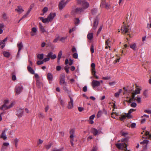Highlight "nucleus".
<instances>
[{
  "label": "nucleus",
  "instance_id": "52",
  "mask_svg": "<svg viewBox=\"0 0 151 151\" xmlns=\"http://www.w3.org/2000/svg\"><path fill=\"white\" fill-rule=\"evenodd\" d=\"M67 37H62L60 39V41L62 42H64L65 40L67 38Z\"/></svg>",
  "mask_w": 151,
  "mask_h": 151
},
{
  "label": "nucleus",
  "instance_id": "29",
  "mask_svg": "<svg viewBox=\"0 0 151 151\" xmlns=\"http://www.w3.org/2000/svg\"><path fill=\"white\" fill-rule=\"evenodd\" d=\"M40 20H42V22L44 23H48L50 21H49L48 18H44L43 17H40Z\"/></svg>",
  "mask_w": 151,
  "mask_h": 151
},
{
  "label": "nucleus",
  "instance_id": "61",
  "mask_svg": "<svg viewBox=\"0 0 151 151\" xmlns=\"http://www.w3.org/2000/svg\"><path fill=\"white\" fill-rule=\"evenodd\" d=\"M63 86V90L65 92H68V90L67 87H66V86Z\"/></svg>",
  "mask_w": 151,
  "mask_h": 151
},
{
  "label": "nucleus",
  "instance_id": "8",
  "mask_svg": "<svg viewBox=\"0 0 151 151\" xmlns=\"http://www.w3.org/2000/svg\"><path fill=\"white\" fill-rule=\"evenodd\" d=\"M56 15V14L55 13H51L47 17L49 21L50 22L52 21L55 16Z\"/></svg>",
  "mask_w": 151,
  "mask_h": 151
},
{
  "label": "nucleus",
  "instance_id": "34",
  "mask_svg": "<svg viewBox=\"0 0 151 151\" xmlns=\"http://www.w3.org/2000/svg\"><path fill=\"white\" fill-rule=\"evenodd\" d=\"M39 25L40 31L42 32H46V30L44 28L43 26L42 25V24L40 23H39Z\"/></svg>",
  "mask_w": 151,
  "mask_h": 151
},
{
  "label": "nucleus",
  "instance_id": "53",
  "mask_svg": "<svg viewBox=\"0 0 151 151\" xmlns=\"http://www.w3.org/2000/svg\"><path fill=\"white\" fill-rule=\"evenodd\" d=\"M130 106L132 107H135L137 106V104L133 102L131 104Z\"/></svg>",
  "mask_w": 151,
  "mask_h": 151
},
{
  "label": "nucleus",
  "instance_id": "38",
  "mask_svg": "<svg viewBox=\"0 0 151 151\" xmlns=\"http://www.w3.org/2000/svg\"><path fill=\"white\" fill-rule=\"evenodd\" d=\"M3 55L5 57L7 58L9 57L10 55L9 53L6 51L4 52H3Z\"/></svg>",
  "mask_w": 151,
  "mask_h": 151
},
{
  "label": "nucleus",
  "instance_id": "47",
  "mask_svg": "<svg viewBox=\"0 0 151 151\" xmlns=\"http://www.w3.org/2000/svg\"><path fill=\"white\" fill-rule=\"evenodd\" d=\"M52 145V143H49L48 145H46L45 146V147L46 149L48 150L51 147Z\"/></svg>",
  "mask_w": 151,
  "mask_h": 151
},
{
  "label": "nucleus",
  "instance_id": "20",
  "mask_svg": "<svg viewBox=\"0 0 151 151\" xmlns=\"http://www.w3.org/2000/svg\"><path fill=\"white\" fill-rule=\"evenodd\" d=\"M66 4L65 2H59L58 5L59 10H62L65 6Z\"/></svg>",
  "mask_w": 151,
  "mask_h": 151
},
{
  "label": "nucleus",
  "instance_id": "4",
  "mask_svg": "<svg viewBox=\"0 0 151 151\" xmlns=\"http://www.w3.org/2000/svg\"><path fill=\"white\" fill-rule=\"evenodd\" d=\"M24 111V109L21 108H19L17 109L16 115L18 117L20 118L22 116Z\"/></svg>",
  "mask_w": 151,
  "mask_h": 151
},
{
  "label": "nucleus",
  "instance_id": "10",
  "mask_svg": "<svg viewBox=\"0 0 151 151\" xmlns=\"http://www.w3.org/2000/svg\"><path fill=\"white\" fill-rule=\"evenodd\" d=\"M69 97L70 101L68 103V108L69 109H71L73 107V99L70 96Z\"/></svg>",
  "mask_w": 151,
  "mask_h": 151
},
{
  "label": "nucleus",
  "instance_id": "54",
  "mask_svg": "<svg viewBox=\"0 0 151 151\" xmlns=\"http://www.w3.org/2000/svg\"><path fill=\"white\" fill-rule=\"evenodd\" d=\"M50 58H45L44 59H43L42 60L43 63L46 62L47 61H48L50 60Z\"/></svg>",
  "mask_w": 151,
  "mask_h": 151
},
{
  "label": "nucleus",
  "instance_id": "63",
  "mask_svg": "<svg viewBox=\"0 0 151 151\" xmlns=\"http://www.w3.org/2000/svg\"><path fill=\"white\" fill-rule=\"evenodd\" d=\"M144 112L147 113L149 114H150L151 115V110H145L144 111Z\"/></svg>",
  "mask_w": 151,
  "mask_h": 151
},
{
  "label": "nucleus",
  "instance_id": "23",
  "mask_svg": "<svg viewBox=\"0 0 151 151\" xmlns=\"http://www.w3.org/2000/svg\"><path fill=\"white\" fill-rule=\"evenodd\" d=\"M62 55V52L61 50L59 51L58 53V56L57 63L58 65L60 64V61Z\"/></svg>",
  "mask_w": 151,
  "mask_h": 151
},
{
  "label": "nucleus",
  "instance_id": "44",
  "mask_svg": "<svg viewBox=\"0 0 151 151\" xmlns=\"http://www.w3.org/2000/svg\"><path fill=\"white\" fill-rule=\"evenodd\" d=\"M2 18L6 20L7 19V17L6 14L4 13L2 15Z\"/></svg>",
  "mask_w": 151,
  "mask_h": 151
},
{
  "label": "nucleus",
  "instance_id": "32",
  "mask_svg": "<svg viewBox=\"0 0 151 151\" xmlns=\"http://www.w3.org/2000/svg\"><path fill=\"white\" fill-rule=\"evenodd\" d=\"M36 84L38 88H40L43 86V84L41 83L38 80H36Z\"/></svg>",
  "mask_w": 151,
  "mask_h": 151
},
{
  "label": "nucleus",
  "instance_id": "30",
  "mask_svg": "<svg viewBox=\"0 0 151 151\" xmlns=\"http://www.w3.org/2000/svg\"><path fill=\"white\" fill-rule=\"evenodd\" d=\"M98 12V9L96 8H93L91 10V13L92 15H95Z\"/></svg>",
  "mask_w": 151,
  "mask_h": 151
},
{
  "label": "nucleus",
  "instance_id": "36",
  "mask_svg": "<svg viewBox=\"0 0 151 151\" xmlns=\"http://www.w3.org/2000/svg\"><path fill=\"white\" fill-rule=\"evenodd\" d=\"M37 58L40 60H42L44 58V54L43 53L42 54H38L37 56Z\"/></svg>",
  "mask_w": 151,
  "mask_h": 151
},
{
  "label": "nucleus",
  "instance_id": "2",
  "mask_svg": "<svg viewBox=\"0 0 151 151\" xmlns=\"http://www.w3.org/2000/svg\"><path fill=\"white\" fill-rule=\"evenodd\" d=\"M65 75L64 74L60 75V84L62 86H66L67 83L65 81Z\"/></svg>",
  "mask_w": 151,
  "mask_h": 151
},
{
  "label": "nucleus",
  "instance_id": "9",
  "mask_svg": "<svg viewBox=\"0 0 151 151\" xmlns=\"http://www.w3.org/2000/svg\"><path fill=\"white\" fill-rule=\"evenodd\" d=\"M116 146L119 149L123 150L125 148V145L123 143H118L116 144Z\"/></svg>",
  "mask_w": 151,
  "mask_h": 151
},
{
  "label": "nucleus",
  "instance_id": "46",
  "mask_svg": "<svg viewBox=\"0 0 151 151\" xmlns=\"http://www.w3.org/2000/svg\"><path fill=\"white\" fill-rule=\"evenodd\" d=\"M19 142V139L17 138H15L14 140V142L16 147L17 146V144Z\"/></svg>",
  "mask_w": 151,
  "mask_h": 151
},
{
  "label": "nucleus",
  "instance_id": "21",
  "mask_svg": "<svg viewBox=\"0 0 151 151\" xmlns=\"http://www.w3.org/2000/svg\"><path fill=\"white\" fill-rule=\"evenodd\" d=\"M91 70L92 72V73L93 75L94 76L95 78L98 79L99 78V77L97 76H96L95 74L96 73L95 68V67H91Z\"/></svg>",
  "mask_w": 151,
  "mask_h": 151
},
{
  "label": "nucleus",
  "instance_id": "42",
  "mask_svg": "<svg viewBox=\"0 0 151 151\" xmlns=\"http://www.w3.org/2000/svg\"><path fill=\"white\" fill-rule=\"evenodd\" d=\"M75 24H78L80 22V20L78 18H76L74 20Z\"/></svg>",
  "mask_w": 151,
  "mask_h": 151
},
{
  "label": "nucleus",
  "instance_id": "64",
  "mask_svg": "<svg viewBox=\"0 0 151 151\" xmlns=\"http://www.w3.org/2000/svg\"><path fill=\"white\" fill-rule=\"evenodd\" d=\"M52 151H61V150L60 149H58L55 148L52 149Z\"/></svg>",
  "mask_w": 151,
  "mask_h": 151
},
{
  "label": "nucleus",
  "instance_id": "11",
  "mask_svg": "<svg viewBox=\"0 0 151 151\" xmlns=\"http://www.w3.org/2000/svg\"><path fill=\"white\" fill-rule=\"evenodd\" d=\"M7 130L6 129H5L4 130H3L2 133L1 134L0 136V138L3 139L5 140L7 139V137L6 136L5 133Z\"/></svg>",
  "mask_w": 151,
  "mask_h": 151
},
{
  "label": "nucleus",
  "instance_id": "5",
  "mask_svg": "<svg viewBox=\"0 0 151 151\" xmlns=\"http://www.w3.org/2000/svg\"><path fill=\"white\" fill-rule=\"evenodd\" d=\"M99 20L98 17H96L94 21L93 26L91 30H95L96 29L99 24Z\"/></svg>",
  "mask_w": 151,
  "mask_h": 151
},
{
  "label": "nucleus",
  "instance_id": "50",
  "mask_svg": "<svg viewBox=\"0 0 151 151\" xmlns=\"http://www.w3.org/2000/svg\"><path fill=\"white\" fill-rule=\"evenodd\" d=\"M48 10V8L46 7H44L42 9V12L43 13H45Z\"/></svg>",
  "mask_w": 151,
  "mask_h": 151
},
{
  "label": "nucleus",
  "instance_id": "13",
  "mask_svg": "<svg viewBox=\"0 0 151 151\" xmlns=\"http://www.w3.org/2000/svg\"><path fill=\"white\" fill-rule=\"evenodd\" d=\"M15 10L19 14L22 13L24 11L22 6H18L17 8Z\"/></svg>",
  "mask_w": 151,
  "mask_h": 151
},
{
  "label": "nucleus",
  "instance_id": "26",
  "mask_svg": "<svg viewBox=\"0 0 151 151\" xmlns=\"http://www.w3.org/2000/svg\"><path fill=\"white\" fill-rule=\"evenodd\" d=\"M9 145V144L8 142H4L1 149V151H4L6 149V148L5 147V146H8Z\"/></svg>",
  "mask_w": 151,
  "mask_h": 151
},
{
  "label": "nucleus",
  "instance_id": "49",
  "mask_svg": "<svg viewBox=\"0 0 151 151\" xmlns=\"http://www.w3.org/2000/svg\"><path fill=\"white\" fill-rule=\"evenodd\" d=\"M125 115L126 117H127L129 119H130L132 117L131 115L130 114H129V112H128V113L126 114Z\"/></svg>",
  "mask_w": 151,
  "mask_h": 151
},
{
  "label": "nucleus",
  "instance_id": "6",
  "mask_svg": "<svg viewBox=\"0 0 151 151\" xmlns=\"http://www.w3.org/2000/svg\"><path fill=\"white\" fill-rule=\"evenodd\" d=\"M23 87L21 85H19L16 86L15 88L16 93L19 94L22 91Z\"/></svg>",
  "mask_w": 151,
  "mask_h": 151
},
{
  "label": "nucleus",
  "instance_id": "25",
  "mask_svg": "<svg viewBox=\"0 0 151 151\" xmlns=\"http://www.w3.org/2000/svg\"><path fill=\"white\" fill-rule=\"evenodd\" d=\"M6 104H4L1 107H0V109L2 110H5L6 109H9L11 108V106H7Z\"/></svg>",
  "mask_w": 151,
  "mask_h": 151
},
{
  "label": "nucleus",
  "instance_id": "62",
  "mask_svg": "<svg viewBox=\"0 0 151 151\" xmlns=\"http://www.w3.org/2000/svg\"><path fill=\"white\" fill-rule=\"evenodd\" d=\"M136 110L135 109H130L129 111V114H131L132 112L135 111Z\"/></svg>",
  "mask_w": 151,
  "mask_h": 151
},
{
  "label": "nucleus",
  "instance_id": "39",
  "mask_svg": "<svg viewBox=\"0 0 151 151\" xmlns=\"http://www.w3.org/2000/svg\"><path fill=\"white\" fill-rule=\"evenodd\" d=\"M84 1V0H77V3L78 4L81 6Z\"/></svg>",
  "mask_w": 151,
  "mask_h": 151
},
{
  "label": "nucleus",
  "instance_id": "28",
  "mask_svg": "<svg viewBox=\"0 0 151 151\" xmlns=\"http://www.w3.org/2000/svg\"><path fill=\"white\" fill-rule=\"evenodd\" d=\"M91 132L94 136H96L99 133L97 130L94 128L91 129Z\"/></svg>",
  "mask_w": 151,
  "mask_h": 151
},
{
  "label": "nucleus",
  "instance_id": "58",
  "mask_svg": "<svg viewBox=\"0 0 151 151\" xmlns=\"http://www.w3.org/2000/svg\"><path fill=\"white\" fill-rule=\"evenodd\" d=\"M73 57L74 58H75V59L77 58L78 57V54L76 53H74L73 55Z\"/></svg>",
  "mask_w": 151,
  "mask_h": 151
},
{
  "label": "nucleus",
  "instance_id": "43",
  "mask_svg": "<svg viewBox=\"0 0 151 151\" xmlns=\"http://www.w3.org/2000/svg\"><path fill=\"white\" fill-rule=\"evenodd\" d=\"M145 134L146 136L148 135V138L149 139H151V134H150L149 132L147 131L145 132Z\"/></svg>",
  "mask_w": 151,
  "mask_h": 151
},
{
  "label": "nucleus",
  "instance_id": "1",
  "mask_svg": "<svg viewBox=\"0 0 151 151\" xmlns=\"http://www.w3.org/2000/svg\"><path fill=\"white\" fill-rule=\"evenodd\" d=\"M85 10L82 7H78L77 8L72 7V10L70 12V14L72 15H74L76 14L81 13L84 12Z\"/></svg>",
  "mask_w": 151,
  "mask_h": 151
},
{
  "label": "nucleus",
  "instance_id": "60",
  "mask_svg": "<svg viewBox=\"0 0 151 151\" xmlns=\"http://www.w3.org/2000/svg\"><path fill=\"white\" fill-rule=\"evenodd\" d=\"M102 29V27L100 26V27L99 28V29L98 31L97 32V35H99V33H100V32L101 31Z\"/></svg>",
  "mask_w": 151,
  "mask_h": 151
},
{
  "label": "nucleus",
  "instance_id": "55",
  "mask_svg": "<svg viewBox=\"0 0 151 151\" xmlns=\"http://www.w3.org/2000/svg\"><path fill=\"white\" fill-rule=\"evenodd\" d=\"M73 63V60L71 59H70L69 61V65H72Z\"/></svg>",
  "mask_w": 151,
  "mask_h": 151
},
{
  "label": "nucleus",
  "instance_id": "56",
  "mask_svg": "<svg viewBox=\"0 0 151 151\" xmlns=\"http://www.w3.org/2000/svg\"><path fill=\"white\" fill-rule=\"evenodd\" d=\"M102 114V112L101 111H99L98 112L97 116L98 117H99Z\"/></svg>",
  "mask_w": 151,
  "mask_h": 151
},
{
  "label": "nucleus",
  "instance_id": "35",
  "mask_svg": "<svg viewBox=\"0 0 151 151\" xmlns=\"http://www.w3.org/2000/svg\"><path fill=\"white\" fill-rule=\"evenodd\" d=\"M93 37V33H89L87 35V37L88 39L89 40H91L92 39Z\"/></svg>",
  "mask_w": 151,
  "mask_h": 151
},
{
  "label": "nucleus",
  "instance_id": "41",
  "mask_svg": "<svg viewBox=\"0 0 151 151\" xmlns=\"http://www.w3.org/2000/svg\"><path fill=\"white\" fill-rule=\"evenodd\" d=\"M98 147L97 146H93L92 149L91 151H97Z\"/></svg>",
  "mask_w": 151,
  "mask_h": 151
},
{
  "label": "nucleus",
  "instance_id": "37",
  "mask_svg": "<svg viewBox=\"0 0 151 151\" xmlns=\"http://www.w3.org/2000/svg\"><path fill=\"white\" fill-rule=\"evenodd\" d=\"M27 68L28 71L31 73L32 74H34L35 71L31 67H27Z\"/></svg>",
  "mask_w": 151,
  "mask_h": 151
},
{
  "label": "nucleus",
  "instance_id": "59",
  "mask_svg": "<svg viewBox=\"0 0 151 151\" xmlns=\"http://www.w3.org/2000/svg\"><path fill=\"white\" fill-rule=\"evenodd\" d=\"M126 117V116L125 115H122L121 116V117L120 118V119L122 121L124 119H125Z\"/></svg>",
  "mask_w": 151,
  "mask_h": 151
},
{
  "label": "nucleus",
  "instance_id": "40",
  "mask_svg": "<svg viewBox=\"0 0 151 151\" xmlns=\"http://www.w3.org/2000/svg\"><path fill=\"white\" fill-rule=\"evenodd\" d=\"M140 89L138 88H137L135 90L134 92V94H137L140 93Z\"/></svg>",
  "mask_w": 151,
  "mask_h": 151
},
{
  "label": "nucleus",
  "instance_id": "19",
  "mask_svg": "<svg viewBox=\"0 0 151 151\" xmlns=\"http://www.w3.org/2000/svg\"><path fill=\"white\" fill-rule=\"evenodd\" d=\"M149 141L145 139L143 141L140 142V144L143 145V146L145 148H146L147 146V145L148 144Z\"/></svg>",
  "mask_w": 151,
  "mask_h": 151
},
{
  "label": "nucleus",
  "instance_id": "18",
  "mask_svg": "<svg viewBox=\"0 0 151 151\" xmlns=\"http://www.w3.org/2000/svg\"><path fill=\"white\" fill-rule=\"evenodd\" d=\"M129 140V138L128 137H126L125 138L122 139L120 140L119 141V142H122L127 147V143L128 142Z\"/></svg>",
  "mask_w": 151,
  "mask_h": 151
},
{
  "label": "nucleus",
  "instance_id": "14",
  "mask_svg": "<svg viewBox=\"0 0 151 151\" xmlns=\"http://www.w3.org/2000/svg\"><path fill=\"white\" fill-rule=\"evenodd\" d=\"M17 46L18 47L19 50L18 51L17 54V57H19V53L21 49L23 47V45L22 42H20L19 44H17Z\"/></svg>",
  "mask_w": 151,
  "mask_h": 151
},
{
  "label": "nucleus",
  "instance_id": "12",
  "mask_svg": "<svg viewBox=\"0 0 151 151\" xmlns=\"http://www.w3.org/2000/svg\"><path fill=\"white\" fill-rule=\"evenodd\" d=\"M100 84V81H97L93 80L92 81V85L93 88L99 86Z\"/></svg>",
  "mask_w": 151,
  "mask_h": 151
},
{
  "label": "nucleus",
  "instance_id": "45",
  "mask_svg": "<svg viewBox=\"0 0 151 151\" xmlns=\"http://www.w3.org/2000/svg\"><path fill=\"white\" fill-rule=\"evenodd\" d=\"M110 42L111 41L109 39H108L105 42L106 45H108L109 47V48H110L111 47L110 46V45H109V42Z\"/></svg>",
  "mask_w": 151,
  "mask_h": 151
},
{
  "label": "nucleus",
  "instance_id": "22",
  "mask_svg": "<svg viewBox=\"0 0 151 151\" xmlns=\"http://www.w3.org/2000/svg\"><path fill=\"white\" fill-rule=\"evenodd\" d=\"M4 104H6V106H11V108L12 107V106L14 105V103L13 102H12L9 104V101L7 100H4Z\"/></svg>",
  "mask_w": 151,
  "mask_h": 151
},
{
  "label": "nucleus",
  "instance_id": "7",
  "mask_svg": "<svg viewBox=\"0 0 151 151\" xmlns=\"http://www.w3.org/2000/svg\"><path fill=\"white\" fill-rule=\"evenodd\" d=\"M47 57L49 58L50 59V58L51 59L53 60L55 59L57 56L55 54H53L52 52H50L48 53Z\"/></svg>",
  "mask_w": 151,
  "mask_h": 151
},
{
  "label": "nucleus",
  "instance_id": "51",
  "mask_svg": "<svg viewBox=\"0 0 151 151\" xmlns=\"http://www.w3.org/2000/svg\"><path fill=\"white\" fill-rule=\"evenodd\" d=\"M76 29V27H73L72 29H70L69 30V33H71L75 31Z\"/></svg>",
  "mask_w": 151,
  "mask_h": 151
},
{
  "label": "nucleus",
  "instance_id": "27",
  "mask_svg": "<svg viewBox=\"0 0 151 151\" xmlns=\"http://www.w3.org/2000/svg\"><path fill=\"white\" fill-rule=\"evenodd\" d=\"M135 95L134 93H132V98H130L129 100L127 101L129 103H131V101H134L136 99L135 98Z\"/></svg>",
  "mask_w": 151,
  "mask_h": 151
},
{
  "label": "nucleus",
  "instance_id": "15",
  "mask_svg": "<svg viewBox=\"0 0 151 151\" xmlns=\"http://www.w3.org/2000/svg\"><path fill=\"white\" fill-rule=\"evenodd\" d=\"M89 4L85 0L83 2V4H82V7L85 10L87 9L89 6Z\"/></svg>",
  "mask_w": 151,
  "mask_h": 151
},
{
  "label": "nucleus",
  "instance_id": "33",
  "mask_svg": "<svg viewBox=\"0 0 151 151\" xmlns=\"http://www.w3.org/2000/svg\"><path fill=\"white\" fill-rule=\"evenodd\" d=\"M129 47L130 48L133 49L134 50H136L137 48L136 44L135 43L130 45Z\"/></svg>",
  "mask_w": 151,
  "mask_h": 151
},
{
  "label": "nucleus",
  "instance_id": "48",
  "mask_svg": "<svg viewBox=\"0 0 151 151\" xmlns=\"http://www.w3.org/2000/svg\"><path fill=\"white\" fill-rule=\"evenodd\" d=\"M44 63L43 60H38L37 62V64L38 65H40L43 64Z\"/></svg>",
  "mask_w": 151,
  "mask_h": 151
},
{
  "label": "nucleus",
  "instance_id": "24",
  "mask_svg": "<svg viewBox=\"0 0 151 151\" xmlns=\"http://www.w3.org/2000/svg\"><path fill=\"white\" fill-rule=\"evenodd\" d=\"M47 78L50 83H51L53 79V76L52 74L50 73H48L47 75Z\"/></svg>",
  "mask_w": 151,
  "mask_h": 151
},
{
  "label": "nucleus",
  "instance_id": "16",
  "mask_svg": "<svg viewBox=\"0 0 151 151\" xmlns=\"http://www.w3.org/2000/svg\"><path fill=\"white\" fill-rule=\"evenodd\" d=\"M7 40V37H6L2 41H0V45H1V48H3L5 46V42H6Z\"/></svg>",
  "mask_w": 151,
  "mask_h": 151
},
{
  "label": "nucleus",
  "instance_id": "31",
  "mask_svg": "<svg viewBox=\"0 0 151 151\" xmlns=\"http://www.w3.org/2000/svg\"><path fill=\"white\" fill-rule=\"evenodd\" d=\"M106 4L105 0H101L100 6L101 8L105 7Z\"/></svg>",
  "mask_w": 151,
  "mask_h": 151
},
{
  "label": "nucleus",
  "instance_id": "3",
  "mask_svg": "<svg viewBox=\"0 0 151 151\" xmlns=\"http://www.w3.org/2000/svg\"><path fill=\"white\" fill-rule=\"evenodd\" d=\"M121 30L122 33H127L129 32V26H127L125 25H124L122 27Z\"/></svg>",
  "mask_w": 151,
  "mask_h": 151
},
{
  "label": "nucleus",
  "instance_id": "17",
  "mask_svg": "<svg viewBox=\"0 0 151 151\" xmlns=\"http://www.w3.org/2000/svg\"><path fill=\"white\" fill-rule=\"evenodd\" d=\"M74 132V131L73 129H71L70 132V142H73L74 141V135L73 134Z\"/></svg>",
  "mask_w": 151,
  "mask_h": 151
},
{
  "label": "nucleus",
  "instance_id": "57",
  "mask_svg": "<svg viewBox=\"0 0 151 151\" xmlns=\"http://www.w3.org/2000/svg\"><path fill=\"white\" fill-rule=\"evenodd\" d=\"M90 50L92 53H93L94 52V47L93 45H91Z\"/></svg>",
  "mask_w": 151,
  "mask_h": 151
}]
</instances>
